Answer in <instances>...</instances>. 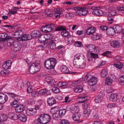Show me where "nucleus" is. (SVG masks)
Masks as SVG:
<instances>
[{
  "label": "nucleus",
  "mask_w": 124,
  "mask_h": 124,
  "mask_svg": "<svg viewBox=\"0 0 124 124\" xmlns=\"http://www.w3.org/2000/svg\"><path fill=\"white\" fill-rule=\"evenodd\" d=\"M84 61L83 59L80 55L76 54L74 57L73 65L75 67L84 68L85 66Z\"/></svg>",
  "instance_id": "obj_1"
},
{
  "label": "nucleus",
  "mask_w": 124,
  "mask_h": 124,
  "mask_svg": "<svg viewBox=\"0 0 124 124\" xmlns=\"http://www.w3.org/2000/svg\"><path fill=\"white\" fill-rule=\"evenodd\" d=\"M57 63L56 60L55 58H51L46 60L44 63V66L47 69H54Z\"/></svg>",
  "instance_id": "obj_2"
},
{
  "label": "nucleus",
  "mask_w": 124,
  "mask_h": 124,
  "mask_svg": "<svg viewBox=\"0 0 124 124\" xmlns=\"http://www.w3.org/2000/svg\"><path fill=\"white\" fill-rule=\"evenodd\" d=\"M51 120L49 115L44 114H41L38 117V122L41 124H45L48 123Z\"/></svg>",
  "instance_id": "obj_3"
},
{
  "label": "nucleus",
  "mask_w": 124,
  "mask_h": 124,
  "mask_svg": "<svg viewBox=\"0 0 124 124\" xmlns=\"http://www.w3.org/2000/svg\"><path fill=\"white\" fill-rule=\"evenodd\" d=\"M61 30H62L61 32V34L63 37H66L69 35V32L66 31V28L62 26H59L57 28H56V31H57Z\"/></svg>",
  "instance_id": "obj_4"
},
{
  "label": "nucleus",
  "mask_w": 124,
  "mask_h": 124,
  "mask_svg": "<svg viewBox=\"0 0 124 124\" xmlns=\"http://www.w3.org/2000/svg\"><path fill=\"white\" fill-rule=\"evenodd\" d=\"M86 47L88 49L89 53L90 54L91 52H97L99 51V48L93 44L88 45L87 46H86Z\"/></svg>",
  "instance_id": "obj_5"
},
{
  "label": "nucleus",
  "mask_w": 124,
  "mask_h": 124,
  "mask_svg": "<svg viewBox=\"0 0 124 124\" xmlns=\"http://www.w3.org/2000/svg\"><path fill=\"white\" fill-rule=\"evenodd\" d=\"M94 8L92 12V13L93 15L101 16L103 15V12L102 10L99 9L97 7H95Z\"/></svg>",
  "instance_id": "obj_6"
},
{
  "label": "nucleus",
  "mask_w": 124,
  "mask_h": 124,
  "mask_svg": "<svg viewBox=\"0 0 124 124\" xmlns=\"http://www.w3.org/2000/svg\"><path fill=\"white\" fill-rule=\"evenodd\" d=\"M23 34V32L22 30H19L15 32L13 34V35L14 37L16 38L17 40L18 41L19 38H21Z\"/></svg>",
  "instance_id": "obj_7"
},
{
  "label": "nucleus",
  "mask_w": 124,
  "mask_h": 124,
  "mask_svg": "<svg viewBox=\"0 0 124 124\" xmlns=\"http://www.w3.org/2000/svg\"><path fill=\"white\" fill-rule=\"evenodd\" d=\"M8 99L7 95L4 93L0 94V104H3L6 102Z\"/></svg>",
  "instance_id": "obj_8"
},
{
  "label": "nucleus",
  "mask_w": 124,
  "mask_h": 124,
  "mask_svg": "<svg viewBox=\"0 0 124 124\" xmlns=\"http://www.w3.org/2000/svg\"><path fill=\"white\" fill-rule=\"evenodd\" d=\"M110 46L114 47H118L122 46V44L118 41L116 40L111 41L110 44Z\"/></svg>",
  "instance_id": "obj_9"
},
{
  "label": "nucleus",
  "mask_w": 124,
  "mask_h": 124,
  "mask_svg": "<svg viewBox=\"0 0 124 124\" xmlns=\"http://www.w3.org/2000/svg\"><path fill=\"white\" fill-rule=\"evenodd\" d=\"M81 116L79 112H75L74 114L72 116V117L73 119L75 121H77L78 123L80 122L79 120Z\"/></svg>",
  "instance_id": "obj_10"
},
{
  "label": "nucleus",
  "mask_w": 124,
  "mask_h": 124,
  "mask_svg": "<svg viewBox=\"0 0 124 124\" xmlns=\"http://www.w3.org/2000/svg\"><path fill=\"white\" fill-rule=\"evenodd\" d=\"M97 78L95 77H93L89 80V84L90 86H93L96 85L97 82Z\"/></svg>",
  "instance_id": "obj_11"
},
{
  "label": "nucleus",
  "mask_w": 124,
  "mask_h": 124,
  "mask_svg": "<svg viewBox=\"0 0 124 124\" xmlns=\"http://www.w3.org/2000/svg\"><path fill=\"white\" fill-rule=\"evenodd\" d=\"M14 48L13 50L15 51H18L20 50L21 48V45L18 42H15L13 45Z\"/></svg>",
  "instance_id": "obj_12"
},
{
  "label": "nucleus",
  "mask_w": 124,
  "mask_h": 124,
  "mask_svg": "<svg viewBox=\"0 0 124 124\" xmlns=\"http://www.w3.org/2000/svg\"><path fill=\"white\" fill-rule=\"evenodd\" d=\"M21 38H19L18 39L19 41H23L30 40L31 39V37L30 35L28 34H23Z\"/></svg>",
  "instance_id": "obj_13"
},
{
  "label": "nucleus",
  "mask_w": 124,
  "mask_h": 124,
  "mask_svg": "<svg viewBox=\"0 0 124 124\" xmlns=\"http://www.w3.org/2000/svg\"><path fill=\"white\" fill-rule=\"evenodd\" d=\"M12 38L11 36L8 35L7 34L5 33H0V38L4 40L11 39Z\"/></svg>",
  "instance_id": "obj_14"
},
{
  "label": "nucleus",
  "mask_w": 124,
  "mask_h": 124,
  "mask_svg": "<svg viewBox=\"0 0 124 124\" xmlns=\"http://www.w3.org/2000/svg\"><path fill=\"white\" fill-rule=\"evenodd\" d=\"M47 27V32H49L52 31L54 28H55L56 30V28H57L56 26L53 24L50 23L48 24H46Z\"/></svg>",
  "instance_id": "obj_15"
},
{
  "label": "nucleus",
  "mask_w": 124,
  "mask_h": 124,
  "mask_svg": "<svg viewBox=\"0 0 124 124\" xmlns=\"http://www.w3.org/2000/svg\"><path fill=\"white\" fill-rule=\"evenodd\" d=\"M110 99L112 102L116 101L118 99V95L116 93H112L110 95Z\"/></svg>",
  "instance_id": "obj_16"
},
{
  "label": "nucleus",
  "mask_w": 124,
  "mask_h": 124,
  "mask_svg": "<svg viewBox=\"0 0 124 124\" xmlns=\"http://www.w3.org/2000/svg\"><path fill=\"white\" fill-rule=\"evenodd\" d=\"M61 71L64 73L72 74V72H70L68 68L65 65H63L60 67Z\"/></svg>",
  "instance_id": "obj_17"
},
{
  "label": "nucleus",
  "mask_w": 124,
  "mask_h": 124,
  "mask_svg": "<svg viewBox=\"0 0 124 124\" xmlns=\"http://www.w3.org/2000/svg\"><path fill=\"white\" fill-rule=\"evenodd\" d=\"M107 33L109 35L113 36L115 35L116 33L113 27H110L107 29Z\"/></svg>",
  "instance_id": "obj_18"
},
{
  "label": "nucleus",
  "mask_w": 124,
  "mask_h": 124,
  "mask_svg": "<svg viewBox=\"0 0 124 124\" xmlns=\"http://www.w3.org/2000/svg\"><path fill=\"white\" fill-rule=\"evenodd\" d=\"M34 108H31L27 109L26 113L27 114L29 115H35L37 113L36 111H34Z\"/></svg>",
  "instance_id": "obj_19"
},
{
  "label": "nucleus",
  "mask_w": 124,
  "mask_h": 124,
  "mask_svg": "<svg viewBox=\"0 0 124 124\" xmlns=\"http://www.w3.org/2000/svg\"><path fill=\"white\" fill-rule=\"evenodd\" d=\"M47 103L50 106H52L56 103V100L54 98L52 97L48 98L47 100Z\"/></svg>",
  "instance_id": "obj_20"
},
{
  "label": "nucleus",
  "mask_w": 124,
  "mask_h": 124,
  "mask_svg": "<svg viewBox=\"0 0 124 124\" xmlns=\"http://www.w3.org/2000/svg\"><path fill=\"white\" fill-rule=\"evenodd\" d=\"M83 90L82 86L81 85H77L73 89V90L76 92L80 93Z\"/></svg>",
  "instance_id": "obj_21"
},
{
  "label": "nucleus",
  "mask_w": 124,
  "mask_h": 124,
  "mask_svg": "<svg viewBox=\"0 0 124 124\" xmlns=\"http://www.w3.org/2000/svg\"><path fill=\"white\" fill-rule=\"evenodd\" d=\"M25 109L24 106L23 105H19L15 108L16 112L20 113L22 112Z\"/></svg>",
  "instance_id": "obj_22"
},
{
  "label": "nucleus",
  "mask_w": 124,
  "mask_h": 124,
  "mask_svg": "<svg viewBox=\"0 0 124 124\" xmlns=\"http://www.w3.org/2000/svg\"><path fill=\"white\" fill-rule=\"evenodd\" d=\"M18 119L22 122H25L27 120V117L25 115L20 114L18 115Z\"/></svg>",
  "instance_id": "obj_23"
},
{
  "label": "nucleus",
  "mask_w": 124,
  "mask_h": 124,
  "mask_svg": "<svg viewBox=\"0 0 124 124\" xmlns=\"http://www.w3.org/2000/svg\"><path fill=\"white\" fill-rule=\"evenodd\" d=\"M113 27L116 33H120L122 31V29L120 26L118 25H115Z\"/></svg>",
  "instance_id": "obj_24"
},
{
  "label": "nucleus",
  "mask_w": 124,
  "mask_h": 124,
  "mask_svg": "<svg viewBox=\"0 0 124 124\" xmlns=\"http://www.w3.org/2000/svg\"><path fill=\"white\" fill-rule=\"evenodd\" d=\"M40 62L39 61H36L35 62L33 63L35 64L34 67H35V70L36 72L39 71L40 70V68L39 66Z\"/></svg>",
  "instance_id": "obj_25"
},
{
  "label": "nucleus",
  "mask_w": 124,
  "mask_h": 124,
  "mask_svg": "<svg viewBox=\"0 0 124 124\" xmlns=\"http://www.w3.org/2000/svg\"><path fill=\"white\" fill-rule=\"evenodd\" d=\"M40 34V32L38 31H35L31 32L30 36L31 37H38Z\"/></svg>",
  "instance_id": "obj_26"
},
{
  "label": "nucleus",
  "mask_w": 124,
  "mask_h": 124,
  "mask_svg": "<svg viewBox=\"0 0 124 124\" xmlns=\"http://www.w3.org/2000/svg\"><path fill=\"white\" fill-rule=\"evenodd\" d=\"M46 35L42 34L41 35L39 38V40L40 42L42 43L46 41Z\"/></svg>",
  "instance_id": "obj_27"
},
{
  "label": "nucleus",
  "mask_w": 124,
  "mask_h": 124,
  "mask_svg": "<svg viewBox=\"0 0 124 124\" xmlns=\"http://www.w3.org/2000/svg\"><path fill=\"white\" fill-rule=\"evenodd\" d=\"M95 29L93 27L88 28L87 29L86 32L87 35L91 34L95 32Z\"/></svg>",
  "instance_id": "obj_28"
},
{
  "label": "nucleus",
  "mask_w": 124,
  "mask_h": 124,
  "mask_svg": "<svg viewBox=\"0 0 124 124\" xmlns=\"http://www.w3.org/2000/svg\"><path fill=\"white\" fill-rule=\"evenodd\" d=\"M35 64L33 63H32L30 67L29 70V72L31 73L34 74V73H36L35 67H34Z\"/></svg>",
  "instance_id": "obj_29"
},
{
  "label": "nucleus",
  "mask_w": 124,
  "mask_h": 124,
  "mask_svg": "<svg viewBox=\"0 0 124 124\" xmlns=\"http://www.w3.org/2000/svg\"><path fill=\"white\" fill-rule=\"evenodd\" d=\"M8 117L4 114H1L0 116V121L2 122L6 121Z\"/></svg>",
  "instance_id": "obj_30"
},
{
  "label": "nucleus",
  "mask_w": 124,
  "mask_h": 124,
  "mask_svg": "<svg viewBox=\"0 0 124 124\" xmlns=\"http://www.w3.org/2000/svg\"><path fill=\"white\" fill-rule=\"evenodd\" d=\"M103 99V97L101 95L97 96L95 99V101L96 103L101 102Z\"/></svg>",
  "instance_id": "obj_31"
},
{
  "label": "nucleus",
  "mask_w": 124,
  "mask_h": 124,
  "mask_svg": "<svg viewBox=\"0 0 124 124\" xmlns=\"http://www.w3.org/2000/svg\"><path fill=\"white\" fill-rule=\"evenodd\" d=\"M3 67L4 69L6 70L10 68L11 66L9 65V63L7 62L3 63Z\"/></svg>",
  "instance_id": "obj_32"
},
{
  "label": "nucleus",
  "mask_w": 124,
  "mask_h": 124,
  "mask_svg": "<svg viewBox=\"0 0 124 124\" xmlns=\"http://www.w3.org/2000/svg\"><path fill=\"white\" fill-rule=\"evenodd\" d=\"M48 91L46 88L41 89L39 92V94L40 95H43L46 93Z\"/></svg>",
  "instance_id": "obj_33"
},
{
  "label": "nucleus",
  "mask_w": 124,
  "mask_h": 124,
  "mask_svg": "<svg viewBox=\"0 0 124 124\" xmlns=\"http://www.w3.org/2000/svg\"><path fill=\"white\" fill-rule=\"evenodd\" d=\"M51 43L50 46V48L51 49L54 50L56 48V46L54 40L50 42Z\"/></svg>",
  "instance_id": "obj_34"
},
{
  "label": "nucleus",
  "mask_w": 124,
  "mask_h": 124,
  "mask_svg": "<svg viewBox=\"0 0 124 124\" xmlns=\"http://www.w3.org/2000/svg\"><path fill=\"white\" fill-rule=\"evenodd\" d=\"M45 14L47 15V17H51L52 16V12L49 9H47L45 10Z\"/></svg>",
  "instance_id": "obj_35"
},
{
  "label": "nucleus",
  "mask_w": 124,
  "mask_h": 124,
  "mask_svg": "<svg viewBox=\"0 0 124 124\" xmlns=\"http://www.w3.org/2000/svg\"><path fill=\"white\" fill-rule=\"evenodd\" d=\"M112 80L111 78L107 77L106 78L105 83L108 85H110L112 83Z\"/></svg>",
  "instance_id": "obj_36"
},
{
  "label": "nucleus",
  "mask_w": 124,
  "mask_h": 124,
  "mask_svg": "<svg viewBox=\"0 0 124 124\" xmlns=\"http://www.w3.org/2000/svg\"><path fill=\"white\" fill-rule=\"evenodd\" d=\"M91 111L90 109H87L85 110L84 111V116L87 117L89 116L91 112Z\"/></svg>",
  "instance_id": "obj_37"
},
{
  "label": "nucleus",
  "mask_w": 124,
  "mask_h": 124,
  "mask_svg": "<svg viewBox=\"0 0 124 124\" xmlns=\"http://www.w3.org/2000/svg\"><path fill=\"white\" fill-rule=\"evenodd\" d=\"M119 81L120 84L124 85V75L120 76L119 79Z\"/></svg>",
  "instance_id": "obj_38"
},
{
  "label": "nucleus",
  "mask_w": 124,
  "mask_h": 124,
  "mask_svg": "<svg viewBox=\"0 0 124 124\" xmlns=\"http://www.w3.org/2000/svg\"><path fill=\"white\" fill-rule=\"evenodd\" d=\"M10 118L13 120H16L18 119V115H17L16 114H12L11 115Z\"/></svg>",
  "instance_id": "obj_39"
},
{
  "label": "nucleus",
  "mask_w": 124,
  "mask_h": 124,
  "mask_svg": "<svg viewBox=\"0 0 124 124\" xmlns=\"http://www.w3.org/2000/svg\"><path fill=\"white\" fill-rule=\"evenodd\" d=\"M74 45L75 46L78 47H81L83 46L82 42L79 41H76Z\"/></svg>",
  "instance_id": "obj_40"
},
{
  "label": "nucleus",
  "mask_w": 124,
  "mask_h": 124,
  "mask_svg": "<svg viewBox=\"0 0 124 124\" xmlns=\"http://www.w3.org/2000/svg\"><path fill=\"white\" fill-rule=\"evenodd\" d=\"M46 82L48 83L52 84L54 82V80L52 79L51 77H46Z\"/></svg>",
  "instance_id": "obj_41"
},
{
  "label": "nucleus",
  "mask_w": 124,
  "mask_h": 124,
  "mask_svg": "<svg viewBox=\"0 0 124 124\" xmlns=\"http://www.w3.org/2000/svg\"><path fill=\"white\" fill-rule=\"evenodd\" d=\"M92 39L93 40H95L99 39L100 37L99 35H98L93 34L92 36Z\"/></svg>",
  "instance_id": "obj_42"
},
{
  "label": "nucleus",
  "mask_w": 124,
  "mask_h": 124,
  "mask_svg": "<svg viewBox=\"0 0 124 124\" xmlns=\"http://www.w3.org/2000/svg\"><path fill=\"white\" fill-rule=\"evenodd\" d=\"M107 74V71L106 70H102L101 72V76L103 77H106Z\"/></svg>",
  "instance_id": "obj_43"
},
{
  "label": "nucleus",
  "mask_w": 124,
  "mask_h": 124,
  "mask_svg": "<svg viewBox=\"0 0 124 124\" xmlns=\"http://www.w3.org/2000/svg\"><path fill=\"white\" fill-rule=\"evenodd\" d=\"M66 110L65 109H62L58 111L59 113L60 116H63L66 113Z\"/></svg>",
  "instance_id": "obj_44"
},
{
  "label": "nucleus",
  "mask_w": 124,
  "mask_h": 124,
  "mask_svg": "<svg viewBox=\"0 0 124 124\" xmlns=\"http://www.w3.org/2000/svg\"><path fill=\"white\" fill-rule=\"evenodd\" d=\"M60 115L59 113H55L53 114L52 116L54 119H55L58 120V119L60 117Z\"/></svg>",
  "instance_id": "obj_45"
},
{
  "label": "nucleus",
  "mask_w": 124,
  "mask_h": 124,
  "mask_svg": "<svg viewBox=\"0 0 124 124\" xmlns=\"http://www.w3.org/2000/svg\"><path fill=\"white\" fill-rule=\"evenodd\" d=\"M0 74L2 76H6L8 75V73L7 71L6 70H3L0 72Z\"/></svg>",
  "instance_id": "obj_46"
},
{
  "label": "nucleus",
  "mask_w": 124,
  "mask_h": 124,
  "mask_svg": "<svg viewBox=\"0 0 124 124\" xmlns=\"http://www.w3.org/2000/svg\"><path fill=\"white\" fill-rule=\"evenodd\" d=\"M18 102L16 100L14 101L13 102L11 103V105H12L13 107H16H16L18 106Z\"/></svg>",
  "instance_id": "obj_47"
},
{
  "label": "nucleus",
  "mask_w": 124,
  "mask_h": 124,
  "mask_svg": "<svg viewBox=\"0 0 124 124\" xmlns=\"http://www.w3.org/2000/svg\"><path fill=\"white\" fill-rule=\"evenodd\" d=\"M116 13L115 10H112L109 13L108 15L109 16H112L115 15Z\"/></svg>",
  "instance_id": "obj_48"
},
{
  "label": "nucleus",
  "mask_w": 124,
  "mask_h": 124,
  "mask_svg": "<svg viewBox=\"0 0 124 124\" xmlns=\"http://www.w3.org/2000/svg\"><path fill=\"white\" fill-rule=\"evenodd\" d=\"M114 65L115 67L119 69L122 68L123 66V64L120 63H118L116 64H115Z\"/></svg>",
  "instance_id": "obj_49"
},
{
  "label": "nucleus",
  "mask_w": 124,
  "mask_h": 124,
  "mask_svg": "<svg viewBox=\"0 0 124 124\" xmlns=\"http://www.w3.org/2000/svg\"><path fill=\"white\" fill-rule=\"evenodd\" d=\"M39 95V92L37 91H34L31 93V96L33 97H36L37 96H38Z\"/></svg>",
  "instance_id": "obj_50"
},
{
  "label": "nucleus",
  "mask_w": 124,
  "mask_h": 124,
  "mask_svg": "<svg viewBox=\"0 0 124 124\" xmlns=\"http://www.w3.org/2000/svg\"><path fill=\"white\" fill-rule=\"evenodd\" d=\"M52 90L55 93H58L60 92L59 89L57 87H53Z\"/></svg>",
  "instance_id": "obj_51"
},
{
  "label": "nucleus",
  "mask_w": 124,
  "mask_h": 124,
  "mask_svg": "<svg viewBox=\"0 0 124 124\" xmlns=\"http://www.w3.org/2000/svg\"><path fill=\"white\" fill-rule=\"evenodd\" d=\"M82 8L81 7L79 10H78L76 12V14L77 15L82 16Z\"/></svg>",
  "instance_id": "obj_52"
},
{
  "label": "nucleus",
  "mask_w": 124,
  "mask_h": 124,
  "mask_svg": "<svg viewBox=\"0 0 124 124\" xmlns=\"http://www.w3.org/2000/svg\"><path fill=\"white\" fill-rule=\"evenodd\" d=\"M30 84V83L29 82L25 81L24 82L22 83L21 86L24 87H28Z\"/></svg>",
  "instance_id": "obj_53"
},
{
  "label": "nucleus",
  "mask_w": 124,
  "mask_h": 124,
  "mask_svg": "<svg viewBox=\"0 0 124 124\" xmlns=\"http://www.w3.org/2000/svg\"><path fill=\"white\" fill-rule=\"evenodd\" d=\"M47 27L46 25L44 26H43L41 27V30L43 32L45 33H47Z\"/></svg>",
  "instance_id": "obj_54"
},
{
  "label": "nucleus",
  "mask_w": 124,
  "mask_h": 124,
  "mask_svg": "<svg viewBox=\"0 0 124 124\" xmlns=\"http://www.w3.org/2000/svg\"><path fill=\"white\" fill-rule=\"evenodd\" d=\"M85 8H82V16H85L87 14V13L88 12L87 11L85 10Z\"/></svg>",
  "instance_id": "obj_55"
},
{
  "label": "nucleus",
  "mask_w": 124,
  "mask_h": 124,
  "mask_svg": "<svg viewBox=\"0 0 124 124\" xmlns=\"http://www.w3.org/2000/svg\"><path fill=\"white\" fill-rule=\"evenodd\" d=\"M60 124H70L68 120L65 119H63L61 120Z\"/></svg>",
  "instance_id": "obj_56"
},
{
  "label": "nucleus",
  "mask_w": 124,
  "mask_h": 124,
  "mask_svg": "<svg viewBox=\"0 0 124 124\" xmlns=\"http://www.w3.org/2000/svg\"><path fill=\"white\" fill-rule=\"evenodd\" d=\"M62 14L61 13L55 12L54 15L56 17V18H59L62 16Z\"/></svg>",
  "instance_id": "obj_57"
},
{
  "label": "nucleus",
  "mask_w": 124,
  "mask_h": 124,
  "mask_svg": "<svg viewBox=\"0 0 124 124\" xmlns=\"http://www.w3.org/2000/svg\"><path fill=\"white\" fill-rule=\"evenodd\" d=\"M33 90V88L31 86H30L28 87L27 91L28 93H31Z\"/></svg>",
  "instance_id": "obj_58"
},
{
  "label": "nucleus",
  "mask_w": 124,
  "mask_h": 124,
  "mask_svg": "<svg viewBox=\"0 0 124 124\" xmlns=\"http://www.w3.org/2000/svg\"><path fill=\"white\" fill-rule=\"evenodd\" d=\"M74 15L72 13H69L67 14L66 15V16L68 18H72L73 17Z\"/></svg>",
  "instance_id": "obj_59"
},
{
  "label": "nucleus",
  "mask_w": 124,
  "mask_h": 124,
  "mask_svg": "<svg viewBox=\"0 0 124 124\" xmlns=\"http://www.w3.org/2000/svg\"><path fill=\"white\" fill-rule=\"evenodd\" d=\"M100 28L101 30L102 31L105 30H107V29H108L107 27L104 25L101 26H100Z\"/></svg>",
  "instance_id": "obj_60"
},
{
  "label": "nucleus",
  "mask_w": 124,
  "mask_h": 124,
  "mask_svg": "<svg viewBox=\"0 0 124 124\" xmlns=\"http://www.w3.org/2000/svg\"><path fill=\"white\" fill-rule=\"evenodd\" d=\"M89 5L87 4L86 5L85 7V9H91L93 10L95 8V7H92V6H89Z\"/></svg>",
  "instance_id": "obj_61"
},
{
  "label": "nucleus",
  "mask_w": 124,
  "mask_h": 124,
  "mask_svg": "<svg viewBox=\"0 0 124 124\" xmlns=\"http://www.w3.org/2000/svg\"><path fill=\"white\" fill-rule=\"evenodd\" d=\"M90 54L91 55V56L94 59L97 58L98 57V55L97 54H94L92 53H90Z\"/></svg>",
  "instance_id": "obj_62"
},
{
  "label": "nucleus",
  "mask_w": 124,
  "mask_h": 124,
  "mask_svg": "<svg viewBox=\"0 0 124 124\" xmlns=\"http://www.w3.org/2000/svg\"><path fill=\"white\" fill-rule=\"evenodd\" d=\"M8 96L10 97L13 98L16 96V95L13 93H8Z\"/></svg>",
  "instance_id": "obj_63"
},
{
  "label": "nucleus",
  "mask_w": 124,
  "mask_h": 124,
  "mask_svg": "<svg viewBox=\"0 0 124 124\" xmlns=\"http://www.w3.org/2000/svg\"><path fill=\"white\" fill-rule=\"evenodd\" d=\"M103 54L105 56H106L107 57H109L110 55V53L108 51H107L106 52L104 53Z\"/></svg>",
  "instance_id": "obj_64"
}]
</instances>
